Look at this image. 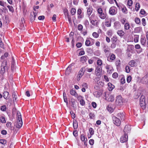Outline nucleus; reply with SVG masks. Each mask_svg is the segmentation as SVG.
I'll list each match as a JSON object with an SVG mask.
<instances>
[{"label": "nucleus", "mask_w": 148, "mask_h": 148, "mask_svg": "<svg viewBox=\"0 0 148 148\" xmlns=\"http://www.w3.org/2000/svg\"><path fill=\"white\" fill-rule=\"evenodd\" d=\"M71 103L72 106L73 107H74V105L75 104V99H72L71 100Z\"/></svg>", "instance_id": "nucleus-46"}, {"label": "nucleus", "mask_w": 148, "mask_h": 148, "mask_svg": "<svg viewBox=\"0 0 148 148\" xmlns=\"http://www.w3.org/2000/svg\"><path fill=\"white\" fill-rule=\"evenodd\" d=\"M6 109V107L5 105H3L1 106V110L3 111H5Z\"/></svg>", "instance_id": "nucleus-54"}, {"label": "nucleus", "mask_w": 148, "mask_h": 148, "mask_svg": "<svg viewBox=\"0 0 148 148\" xmlns=\"http://www.w3.org/2000/svg\"><path fill=\"white\" fill-rule=\"evenodd\" d=\"M113 123L114 124L117 126L120 125L121 123V120L116 117L114 116L112 117Z\"/></svg>", "instance_id": "nucleus-4"}, {"label": "nucleus", "mask_w": 148, "mask_h": 148, "mask_svg": "<svg viewBox=\"0 0 148 148\" xmlns=\"http://www.w3.org/2000/svg\"><path fill=\"white\" fill-rule=\"evenodd\" d=\"M139 40V35H136L134 38V41L135 42H137Z\"/></svg>", "instance_id": "nucleus-38"}, {"label": "nucleus", "mask_w": 148, "mask_h": 148, "mask_svg": "<svg viewBox=\"0 0 148 148\" xmlns=\"http://www.w3.org/2000/svg\"><path fill=\"white\" fill-rule=\"evenodd\" d=\"M102 67L101 66H97L96 67L95 73L96 76L99 78L102 75Z\"/></svg>", "instance_id": "nucleus-1"}, {"label": "nucleus", "mask_w": 148, "mask_h": 148, "mask_svg": "<svg viewBox=\"0 0 148 148\" xmlns=\"http://www.w3.org/2000/svg\"><path fill=\"white\" fill-rule=\"evenodd\" d=\"M136 60H131L129 63V64L132 67L135 66L136 65Z\"/></svg>", "instance_id": "nucleus-21"}, {"label": "nucleus", "mask_w": 148, "mask_h": 148, "mask_svg": "<svg viewBox=\"0 0 148 148\" xmlns=\"http://www.w3.org/2000/svg\"><path fill=\"white\" fill-rule=\"evenodd\" d=\"M76 12V10L74 8H72L71 11V12L72 15H74Z\"/></svg>", "instance_id": "nucleus-49"}, {"label": "nucleus", "mask_w": 148, "mask_h": 148, "mask_svg": "<svg viewBox=\"0 0 148 148\" xmlns=\"http://www.w3.org/2000/svg\"><path fill=\"white\" fill-rule=\"evenodd\" d=\"M110 49L109 48H107L106 49L104 50V51L106 55L107 56H109L110 54Z\"/></svg>", "instance_id": "nucleus-30"}, {"label": "nucleus", "mask_w": 148, "mask_h": 148, "mask_svg": "<svg viewBox=\"0 0 148 148\" xmlns=\"http://www.w3.org/2000/svg\"><path fill=\"white\" fill-rule=\"evenodd\" d=\"M108 86L109 91H112L114 88V86L110 83H108Z\"/></svg>", "instance_id": "nucleus-25"}, {"label": "nucleus", "mask_w": 148, "mask_h": 148, "mask_svg": "<svg viewBox=\"0 0 148 148\" xmlns=\"http://www.w3.org/2000/svg\"><path fill=\"white\" fill-rule=\"evenodd\" d=\"M120 60H117L115 62V64L117 66H119L120 64Z\"/></svg>", "instance_id": "nucleus-61"}, {"label": "nucleus", "mask_w": 148, "mask_h": 148, "mask_svg": "<svg viewBox=\"0 0 148 148\" xmlns=\"http://www.w3.org/2000/svg\"><path fill=\"white\" fill-rule=\"evenodd\" d=\"M23 124V122L22 121H17L16 123V127L17 128H20L21 127Z\"/></svg>", "instance_id": "nucleus-22"}, {"label": "nucleus", "mask_w": 148, "mask_h": 148, "mask_svg": "<svg viewBox=\"0 0 148 148\" xmlns=\"http://www.w3.org/2000/svg\"><path fill=\"white\" fill-rule=\"evenodd\" d=\"M105 68L107 69V73L109 74H111L113 71L112 67L110 65H107Z\"/></svg>", "instance_id": "nucleus-11"}, {"label": "nucleus", "mask_w": 148, "mask_h": 148, "mask_svg": "<svg viewBox=\"0 0 148 148\" xmlns=\"http://www.w3.org/2000/svg\"><path fill=\"white\" fill-rule=\"evenodd\" d=\"M106 99L108 101L113 102L114 100V95L109 94L106 97Z\"/></svg>", "instance_id": "nucleus-13"}, {"label": "nucleus", "mask_w": 148, "mask_h": 148, "mask_svg": "<svg viewBox=\"0 0 148 148\" xmlns=\"http://www.w3.org/2000/svg\"><path fill=\"white\" fill-rule=\"evenodd\" d=\"M63 12H64V14L66 17L69 16V14L68 13V11L67 9H64V10Z\"/></svg>", "instance_id": "nucleus-44"}, {"label": "nucleus", "mask_w": 148, "mask_h": 148, "mask_svg": "<svg viewBox=\"0 0 148 148\" xmlns=\"http://www.w3.org/2000/svg\"><path fill=\"white\" fill-rule=\"evenodd\" d=\"M127 3L128 6H131L133 4V1L132 0H128Z\"/></svg>", "instance_id": "nucleus-43"}, {"label": "nucleus", "mask_w": 148, "mask_h": 148, "mask_svg": "<svg viewBox=\"0 0 148 148\" xmlns=\"http://www.w3.org/2000/svg\"><path fill=\"white\" fill-rule=\"evenodd\" d=\"M121 27V25L119 22L117 21L114 23V27L116 29H120Z\"/></svg>", "instance_id": "nucleus-16"}, {"label": "nucleus", "mask_w": 148, "mask_h": 148, "mask_svg": "<svg viewBox=\"0 0 148 148\" xmlns=\"http://www.w3.org/2000/svg\"><path fill=\"white\" fill-rule=\"evenodd\" d=\"M80 138L81 140L82 141H84V143L85 144L87 140L86 137H85V136L83 134H82L81 135Z\"/></svg>", "instance_id": "nucleus-28"}, {"label": "nucleus", "mask_w": 148, "mask_h": 148, "mask_svg": "<svg viewBox=\"0 0 148 148\" xmlns=\"http://www.w3.org/2000/svg\"><path fill=\"white\" fill-rule=\"evenodd\" d=\"M8 95L9 93L8 92L6 91H4L3 94V97L5 99H7L8 97Z\"/></svg>", "instance_id": "nucleus-32"}, {"label": "nucleus", "mask_w": 148, "mask_h": 148, "mask_svg": "<svg viewBox=\"0 0 148 148\" xmlns=\"http://www.w3.org/2000/svg\"><path fill=\"white\" fill-rule=\"evenodd\" d=\"M132 80V77L130 76H128L127 78V81L128 83H129Z\"/></svg>", "instance_id": "nucleus-59"}, {"label": "nucleus", "mask_w": 148, "mask_h": 148, "mask_svg": "<svg viewBox=\"0 0 148 148\" xmlns=\"http://www.w3.org/2000/svg\"><path fill=\"white\" fill-rule=\"evenodd\" d=\"M116 104L118 105H121L123 103V99L121 95L118 96L116 99Z\"/></svg>", "instance_id": "nucleus-7"}, {"label": "nucleus", "mask_w": 148, "mask_h": 148, "mask_svg": "<svg viewBox=\"0 0 148 148\" xmlns=\"http://www.w3.org/2000/svg\"><path fill=\"white\" fill-rule=\"evenodd\" d=\"M0 122L2 123H5L6 122L5 117L2 116L0 117Z\"/></svg>", "instance_id": "nucleus-36"}, {"label": "nucleus", "mask_w": 148, "mask_h": 148, "mask_svg": "<svg viewBox=\"0 0 148 148\" xmlns=\"http://www.w3.org/2000/svg\"><path fill=\"white\" fill-rule=\"evenodd\" d=\"M121 21L122 24L123 25L126 23L128 22L126 20V19L125 18H123L121 19Z\"/></svg>", "instance_id": "nucleus-41"}, {"label": "nucleus", "mask_w": 148, "mask_h": 148, "mask_svg": "<svg viewBox=\"0 0 148 148\" xmlns=\"http://www.w3.org/2000/svg\"><path fill=\"white\" fill-rule=\"evenodd\" d=\"M97 12L99 14L103 12V10L101 8H99L97 10Z\"/></svg>", "instance_id": "nucleus-63"}, {"label": "nucleus", "mask_w": 148, "mask_h": 148, "mask_svg": "<svg viewBox=\"0 0 148 148\" xmlns=\"http://www.w3.org/2000/svg\"><path fill=\"white\" fill-rule=\"evenodd\" d=\"M105 25L107 27H110L111 26V20L110 19L106 20L105 22Z\"/></svg>", "instance_id": "nucleus-26"}, {"label": "nucleus", "mask_w": 148, "mask_h": 148, "mask_svg": "<svg viewBox=\"0 0 148 148\" xmlns=\"http://www.w3.org/2000/svg\"><path fill=\"white\" fill-rule=\"evenodd\" d=\"M6 142V141L5 139H0V143L2 144L5 145Z\"/></svg>", "instance_id": "nucleus-58"}, {"label": "nucleus", "mask_w": 148, "mask_h": 148, "mask_svg": "<svg viewBox=\"0 0 148 148\" xmlns=\"http://www.w3.org/2000/svg\"><path fill=\"white\" fill-rule=\"evenodd\" d=\"M7 7L8 8L9 10L10 11L13 12L14 11V10L12 6H10V5H8Z\"/></svg>", "instance_id": "nucleus-47"}, {"label": "nucleus", "mask_w": 148, "mask_h": 148, "mask_svg": "<svg viewBox=\"0 0 148 148\" xmlns=\"http://www.w3.org/2000/svg\"><path fill=\"white\" fill-rule=\"evenodd\" d=\"M117 116L118 117L120 118L121 121H124L125 119V114L123 112L118 113L117 114Z\"/></svg>", "instance_id": "nucleus-15"}, {"label": "nucleus", "mask_w": 148, "mask_h": 148, "mask_svg": "<svg viewBox=\"0 0 148 148\" xmlns=\"http://www.w3.org/2000/svg\"><path fill=\"white\" fill-rule=\"evenodd\" d=\"M117 33L121 38L123 37L125 34V32L122 30H118L117 32Z\"/></svg>", "instance_id": "nucleus-19"}, {"label": "nucleus", "mask_w": 148, "mask_h": 148, "mask_svg": "<svg viewBox=\"0 0 148 148\" xmlns=\"http://www.w3.org/2000/svg\"><path fill=\"white\" fill-rule=\"evenodd\" d=\"M125 134L122 136L120 138V142L122 143L125 142L128 140L127 135L125 134Z\"/></svg>", "instance_id": "nucleus-12"}, {"label": "nucleus", "mask_w": 148, "mask_h": 148, "mask_svg": "<svg viewBox=\"0 0 148 148\" xmlns=\"http://www.w3.org/2000/svg\"><path fill=\"white\" fill-rule=\"evenodd\" d=\"M17 120L18 121H22V118H21V114L20 113H17Z\"/></svg>", "instance_id": "nucleus-45"}, {"label": "nucleus", "mask_w": 148, "mask_h": 148, "mask_svg": "<svg viewBox=\"0 0 148 148\" xmlns=\"http://www.w3.org/2000/svg\"><path fill=\"white\" fill-rule=\"evenodd\" d=\"M125 69L126 72L127 73H130V67L129 66H126L125 67Z\"/></svg>", "instance_id": "nucleus-51"}, {"label": "nucleus", "mask_w": 148, "mask_h": 148, "mask_svg": "<svg viewBox=\"0 0 148 148\" xmlns=\"http://www.w3.org/2000/svg\"><path fill=\"white\" fill-rule=\"evenodd\" d=\"M37 14V13L34 12H33L31 13L30 16V19L31 22H33L35 19L36 16Z\"/></svg>", "instance_id": "nucleus-14"}, {"label": "nucleus", "mask_w": 148, "mask_h": 148, "mask_svg": "<svg viewBox=\"0 0 148 148\" xmlns=\"http://www.w3.org/2000/svg\"><path fill=\"white\" fill-rule=\"evenodd\" d=\"M8 54L7 53H5L3 56H2L1 58L2 59H4L5 58L7 57L8 56Z\"/></svg>", "instance_id": "nucleus-52"}, {"label": "nucleus", "mask_w": 148, "mask_h": 148, "mask_svg": "<svg viewBox=\"0 0 148 148\" xmlns=\"http://www.w3.org/2000/svg\"><path fill=\"white\" fill-rule=\"evenodd\" d=\"M141 82L143 84H146L148 88V74L145 75L141 79Z\"/></svg>", "instance_id": "nucleus-6"}, {"label": "nucleus", "mask_w": 148, "mask_h": 148, "mask_svg": "<svg viewBox=\"0 0 148 148\" xmlns=\"http://www.w3.org/2000/svg\"><path fill=\"white\" fill-rule=\"evenodd\" d=\"M117 12V9L116 8L113 6L111 7L109 10V13L111 15H114Z\"/></svg>", "instance_id": "nucleus-3"}, {"label": "nucleus", "mask_w": 148, "mask_h": 148, "mask_svg": "<svg viewBox=\"0 0 148 148\" xmlns=\"http://www.w3.org/2000/svg\"><path fill=\"white\" fill-rule=\"evenodd\" d=\"M135 22L137 24H139L140 23V19L137 17L135 18Z\"/></svg>", "instance_id": "nucleus-42"}, {"label": "nucleus", "mask_w": 148, "mask_h": 148, "mask_svg": "<svg viewBox=\"0 0 148 148\" xmlns=\"http://www.w3.org/2000/svg\"><path fill=\"white\" fill-rule=\"evenodd\" d=\"M107 109L108 111L111 113L113 111V109L110 107L108 106L107 108Z\"/></svg>", "instance_id": "nucleus-64"}, {"label": "nucleus", "mask_w": 148, "mask_h": 148, "mask_svg": "<svg viewBox=\"0 0 148 148\" xmlns=\"http://www.w3.org/2000/svg\"><path fill=\"white\" fill-rule=\"evenodd\" d=\"M131 130V127L130 126L127 125H125L124 129V134L127 135L128 133L130 132Z\"/></svg>", "instance_id": "nucleus-10"}, {"label": "nucleus", "mask_w": 148, "mask_h": 148, "mask_svg": "<svg viewBox=\"0 0 148 148\" xmlns=\"http://www.w3.org/2000/svg\"><path fill=\"white\" fill-rule=\"evenodd\" d=\"M86 71L88 72H91L94 70V69L93 68H86Z\"/></svg>", "instance_id": "nucleus-56"}, {"label": "nucleus", "mask_w": 148, "mask_h": 148, "mask_svg": "<svg viewBox=\"0 0 148 148\" xmlns=\"http://www.w3.org/2000/svg\"><path fill=\"white\" fill-rule=\"evenodd\" d=\"M92 36L95 38H97L99 37V35L98 33L96 32H94L92 34Z\"/></svg>", "instance_id": "nucleus-53"}, {"label": "nucleus", "mask_w": 148, "mask_h": 148, "mask_svg": "<svg viewBox=\"0 0 148 148\" xmlns=\"http://www.w3.org/2000/svg\"><path fill=\"white\" fill-rule=\"evenodd\" d=\"M73 65V64L69 65L66 68V75H69L71 72V66Z\"/></svg>", "instance_id": "nucleus-17"}, {"label": "nucleus", "mask_w": 148, "mask_h": 148, "mask_svg": "<svg viewBox=\"0 0 148 148\" xmlns=\"http://www.w3.org/2000/svg\"><path fill=\"white\" fill-rule=\"evenodd\" d=\"M118 74L117 73H116V72L114 73L112 75V77L113 78H115V79H116L117 77H118Z\"/></svg>", "instance_id": "nucleus-57"}, {"label": "nucleus", "mask_w": 148, "mask_h": 148, "mask_svg": "<svg viewBox=\"0 0 148 148\" xmlns=\"http://www.w3.org/2000/svg\"><path fill=\"white\" fill-rule=\"evenodd\" d=\"M84 74L83 73L79 72L77 76V80L78 81H79L81 78L82 77Z\"/></svg>", "instance_id": "nucleus-29"}, {"label": "nucleus", "mask_w": 148, "mask_h": 148, "mask_svg": "<svg viewBox=\"0 0 148 148\" xmlns=\"http://www.w3.org/2000/svg\"><path fill=\"white\" fill-rule=\"evenodd\" d=\"M89 132L90 134V136H88V138H90L94 134V131L92 128L91 127L89 129Z\"/></svg>", "instance_id": "nucleus-31"}, {"label": "nucleus", "mask_w": 148, "mask_h": 148, "mask_svg": "<svg viewBox=\"0 0 148 148\" xmlns=\"http://www.w3.org/2000/svg\"><path fill=\"white\" fill-rule=\"evenodd\" d=\"M117 40V37L115 36H113L112 38V41L114 43H115Z\"/></svg>", "instance_id": "nucleus-48"}, {"label": "nucleus", "mask_w": 148, "mask_h": 148, "mask_svg": "<svg viewBox=\"0 0 148 148\" xmlns=\"http://www.w3.org/2000/svg\"><path fill=\"white\" fill-rule=\"evenodd\" d=\"M86 8L87 9V14L88 17H89L90 15L91 14L92 12V8L91 7H87Z\"/></svg>", "instance_id": "nucleus-18"}, {"label": "nucleus", "mask_w": 148, "mask_h": 148, "mask_svg": "<svg viewBox=\"0 0 148 148\" xmlns=\"http://www.w3.org/2000/svg\"><path fill=\"white\" fill-rule=\"evenodd\" d=\"M76 97L77 98L78 100H80L82 99H83V97L81 95H78L77 94V97Z\"/></svg>", "instance_id": "nucleus-60"}, {"label": "nucleus", "mask_w": 148, "mask_h": 148, "mask_svg": "<svg viewBox=\"0 0 148 148\" xmlns=\"http://www.w3.org/2000/svg\"><path fill=\"white\" fill-rule=\"evenodd\" d=\"M140 5L139 3H137L136 4L135 10L136 11H138L140 8Z\"/></svg>", "instance_id": "nucleus-37"}, {"label": "nucleus", "mask_w": 148, "mask_h": 148, "mask_svg": "<svg viewBox=\"0 0 148 148\" xmlns=\"http://www.w3.org/2000/svg\"><path fill=\"white\" fill-rule=\"evenodd\" d=\"M146 40L145 37H142L140 39V42L142 45L145 46L146 45Z\"/></svg>", "instance_id": "nucleus-24"}, {"label": "nucleus", "mask_w": 148, "mask_h": 148, "mask_svg": "<svg viewBox=\"0 0 148 148\" xmlns=\"http://www.w3.org/2000/svg\"><path fill=\"white\" fill-rule=\"evenodd\" d=\"M94 43V40L91 38H87L85 42V45L89 46L93 45Z\"/></svg>", "instance_id": "nucleus-5"}, {"label": "nucleus", "mask_w": 148, "mask_h": 148, "mask_svg": "<svg viewBox=\"0 0 148 148\" xmlns=\"http://www.w3.org/2000/svg\"><path fill=\"white\" fill-rule=\"evenodd\" d=\"M97 65H98L97 66H101L102 65V60L100 59H99L97 61Z\"/></svg>", "instance_id": "nucleus-35"}, {"label": "nucleus", "mask_w": 148, "mask_h": 148, "mask_svg": "<svg viewBox=\"0 0 148 148\" xmlns=\"http://www.w3.org/2000/svg\"><path fill=\"white\" fill-rule=\"evenodd\" d=\"M73 125L74 129H76L78 127L77 123L76 121H73Z\"/></svg>", "instance_id": "nucleus-39"}, {"label": "nucleus", "mask_w": 148, "mask_h": 148, "mask_svg": "<svg viewBox=\"0 0 148 148\" xmlns=\"http://www.w3.org/2000/svg\"><path fill=\"white\" fill-rule=\"evenodd\" d=\"M116 6L119 9H121L123 7L124 5L121 3H119L118 5Z\"/></svg>", "instance_id": "nucleus-50"}, {"label": "nucleus", "mask_w": 148, "mask_h": 148, "mask_svg": "<svg viewBox=\"0 0 148 148\" xmlns=\"http://www.w3.org/2000/svg\"><path fill=\"white\" fill-rule=\"evenodd\" d=\"M12 97L13 101H16L17 98V96L15 92H13L12 93Z\"/></svg>", "instance_id": "nucleus-40"}, {"label": "nucleus", "mask_w": 148, "mask_h": 148, "mask_svg": "<svg viewBox=\"0 0 148 148\" xmlns=\"http://www.w3.org/2000/svg\"><path fill=\"white\" fill-rule=\"evenodd\" d=\"M106 14L103 12H102L99 14V17L101 19H104L106 16Z\"/></svg>", "instance_id": "nucleus-23"}, {"label": "nucleus", "mask_w": 148, "mask_h": 148, "mask_svg": "<svg viewBox=\"0 0 148 148\" xmlns=\"http://www.w3.org/2000/svg\"><path fill=\"white\" fill-rule=\"evenodd\" d=\"M70 93L71 95L74 96L75 97H77V94L75 91L73 90H70Z\"/></svg>", "instance_id": "nucleus-33"}, {"label": "nucleus", "mask_w": 148, "mask_h": 148, "mask_svg": "<svg viewBox=\"0 0 148 148\" xmlns=\"http://www.w3.org/2000/svg\"><path fill=\"white\" fill-rule=\"evenodd\" d=\"M89 20L90 23L93 25L97 27L99 24V22L96 20L92 19L91 17H89Z\"/></svg>", "instance_id": "nucleus-8"}, {"label": "nucleus", "mask_w": 148, "mask_h": 148, "mask_svg": "<svg viewBox=\"0 0 148 148\" xmlns=\"http://www.w3.org/2000/svg\"><path fill=\"white\" fill-rule=\"evenodd\" d=\"M79 102L80 105L82 106H84L85 105V101L83 99H82L80 100L79 101Z\"/></svg>", "instance_id": "nucleus-55"}, {"label": "nucleus", "mask_w": 148, "mask_h": 148, "mask_svg": "<svg viewBox=\"0 0 148 148\" xmlns=\"http://www.w3.org/2000/svg\"><path fill=\"white\" fill-rule=\"evenodd\" d=\"M145 13L146 12L144 9H142L140 10V14L144 15L145 14Z\"/></svg>", "instance_id": "nucleus-62"}, {"label": "nucleus", "mask_w": 148, "mask_h": 148, "mask_svg": "<svg viewBox=\"0 0 148 148\" xmlns=\"http://www.w3.org/2000/svg\"><path fill=\"white\" fill-rule=\"evenodd\" d=\"M122 12L125 14L127 13V10L126 7L124 5L122 8H121Z\"/></svg>", "instance_id": "nucleus-34"}, {"label": "nucleus", "mask_w": 148, "mask_h": 148, "mask_svg": "<svg viewBox=\"0 0 148 148\" xmlns=\"http://www.w3.org/2000/svg\"><path fill=\"white\" fill-rule=\"evenodd\" d=\"M88 57L86 56H82L80 58L81 61L83 63L86 62L87 60Z\"/></svg>", "instance_id": "nucleus-27"}, {"label": "nucleus", "mask_w": 148, "mask_h": 148, "mask_svg": "<svg viewBox=\"0 0 148 148\" xmlns=\"http://www.w3.org/2000/svg\"><path fill=\"white\" fill-rule=\"evenodd\" d=\"M7 65V62L6 61H4L2 63L0 71V73L1 75L3 74L5 72L6 70L8 68Z\"/></svg>", "instance_id": "nucleus-2"}, {"label": "nucleus", "mask_w": 148, "mask_h": 148, "mask_svg": "<svg viewBox=\"0 0 148 148\" xmlns=\"http://www.w3.org/2000/svg\"><path fill=\"white\" fill-rule=\"evenodd\" d=\"M107 60L110 62H113L116 58L115 56L113 53H112L110 56H107Z\"/></svg>", "instance_id": "nucleus-9"}, {"label": "nucleus", "mask_w": 148, "mask_h": 148, "mask_svg": "<svg viewBox=\"0 0 148 148\" xmlns=\"http://www.w3.org/2000/svg\"><path fill=\"white\" fill-rule=\"evenodd\" d=\"M130 27V24L128 22L126 23L124 25V29L125 30L129 29Z\"/></svg>", "instance_id": "nucleus-20"}]
</instances>
